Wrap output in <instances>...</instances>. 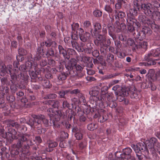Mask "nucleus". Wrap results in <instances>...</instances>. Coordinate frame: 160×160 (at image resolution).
<instances>
[{
  "instance_id": "2eb2a0df",
  "label": "nucleus",
  "mask_w": 160,
  "mask_h": 160,
  "mask_svg": "<svg viewBox=\"0 0 160 160\" xmlns=\"http://www.w3.org/2000/svg\"><path fill=\"white\" fill-rule=\"evenodd\" d=\"M58 143L57 142L52 140H49L47 142V145L48 148H46V150L47 152H51L52 150V148L56 147L58 145Z\"/></svg>"
},
{
  "instance_id": "7c9ffc66",
  "label": "nucleus",
  "mask_w": 160,
  "mask_h": 160,
  "mask_svg": "<svg viewBox=\"0 0 160 160\" xmlns=\"http://www.w3.org/2000/svg\"><path fill=\"white\" fill-rule=\"evenodd\" d=\"M71 43L73 48H75L79 52H83V49L80 48L79 45L75 41H72Z\"/></svg>"
},
{
  "instance_id": "ddd939ff",
  "label": "nucleus",
  "mask_w": 160,
  "mask_h": 160,
  "mask_svg": "<svg viewBox=\"0 0 160 160\" xmlns=\"http://www.w3.org/2000/svg\"><path fill=\"white\" fill-rule=\"evenodd\" d=\"M45 103L47 105H51L53 108H57L58 109L60 104V101L56 100H49L46 101Z\"/></svg>"
},
{
  "instance_id": "a211bd4d",
  "label": "nucleus",
  "mask_w": 160,
  "mask_h": 160,
  "mask_svg": "<svg viewBox=\"0 0 160 160\" xmlns=\"http://www.w3.org/2000/svg\"><path fill=\"white\" fill-rule=\"evenodd\" d=\"M114 60V56L113 54L109 53L107 56L106 61L108 63L109 65H112Z\"/></svg>"
},
{
  "instance_id": "052dcab7",
  "label": "nucleus",
  "mask_w": 160,
  "mask_h": 160,
  "mask_svg": "<svg viewBox=\"0 0 160 160\" xmlns=\"http://www.w3.org/2000/svg\"><path fill=\"white\" fill-rule=\"evenodd\" d=\"M57 97V95L54 93H51L48 94L44 97L45 99L55 98Z\"/></svg>"
},
{
  "instance_id": "37998d69",
  "label": "nucleus",
  "mask_w": 160,
  "mask_h": 160,
  "mask_svg": "<svg viewBox=\"0 0 160 160\" xmlns=\"http://www.w3.org/2000/svg\"><path fill=\"white\" fill-rule=\"evenodd\" d=\"M78 100L80 101V102H82L83 103L86 102V100L84 95L81 93H79L78 95Z\"/></svg>"
},
{
  "instance_id": "c85d7f7f",
  "label": "nucleus",
  "mask_w": 160,
  "mask_h": 160,
  "mask_svg": "<svg viewBox=\"0 0 160 160\" xmlns=\"http://www.w3.org/2000/svg\"><path fill=\"white\" fill-rule=\"evenodd\" d=\"M105 95L104 94H102L100 95L98 97L97 96L96 98L97 99L96 100V101H99L101 102L104 105L105 103H106V99L105 98Z\"/></svg>"
},
{
  "instance_id": "aec40b11",
  "label": "nucleus",
  "mask_w": 160,
  "mask_h": 160,
  "mask_svg": "<svg viewBox=\"0 0 160 160\" xmlns=\"http://www.w3.org/2000/svg\"><path fill=\"white\" fill-rule=\"evenodd\" d=\"M127 25H138L137 24V20L135 19L134 17L131 16L128 17L127 20Z\"/></svg>"
},
{
  "instance_id": "72a5a7b5",
  "label": "nucleus",
  "mask_w": 160,
  "mask_h": 160,
  "mask_svg": "<svg viewBox=\"0 0 160 160\" xmlns=\"http://www.w3.org/2000/svg\"><path fill=\"white\" fill-rule=\"evenodd\" d=\"M108 119V116L106 114H101L98 118V121L101 123H102Z\"/></svg>"
},
{
  "instance_id": "4468645a",
  "label": "nucleus",
  "mask_w": 160,
  "mask_h": 160,
  "mask_svg": "<svg viewBox=\"0 0 160 160\" xmlns=\"http://www.w3.org/2000/svg\"><path fill=\"white\" fill-rule=\"evenodd\" d=\"M93 25L94 28V31L93 33H92V30L91 29V32L92 33V36L94 37V36H95L96 34L100 32L102 28V27L101 24L97 22L94 23Z\"/></svg>"
},
{
  "instance_id": "ea45409f",
  "label": "nucleus",
  "mask_w": 160,
  "mask_h": 160,
  "mask_svg": "<svg viewBox=\"0 0 160 160\" xmlns=\"http://www.w3.org/2000/svg\"><path fill=\"white\" fill-rule=\"evenodd\" d=\"M123 2L122 0H118L117 2L115 5V8L116 10L120 9L122 8V6Z\"/></svg>"
},
{
  "instance_id": "6e6552de",
  "label": "nucleus",
  "mask_w": 160,
  "mask_h": 160,
  "mask_svg": "<svg viewBox=\"0 0 160 160\" xmlns=\"http://www.w3.org/2000/svg\"><path fill=\"white\" fill-rule=\"evenodd\" d=\"M8 127H15L16 128H18V132H19V131L21 132H19V133H18V137L17 136V137H18V134H23V135H25V134H23L22 133L25 132L27 130V128L25 126H22L20 128H19V125L17 122H11L10 123H9L7 125ZM26 135H27V134H26ZM28 135H29V137H27V138H28V141H30V140H29V137L30 136V135L29 134H28Z\"/></svg>"
},
{
  "instance_id": "c756f323",
  "label": "nucleus",
  "mask_w": 160,
  "mask_h": 160,
  "mask_svg": "<svg viewBox=\"0 0 160 160\" xmlns=\"http://www.w3.org/2000/svg\"><path fill=\"white\" fill-rule=\"evenodd\" d=\"M108 28L109 34L114 40V34L113 33V32L114 31V27L110 24H108Z\"/></svg>"
},
{
  "instance_id": "4c0bfd02",
  "label": "nucleus",
  "mask_w": 160,
  "mask_h": 160,
  "mask_svg": "<svg viewBox=\"0 0 160 160\" xmlns=\"http://www.w3.org/2000/svg\"><path fill=\"white\" fill-rule=\"evenodd\" d=\"M11 76V82L12 84H15V82L17 81L18 77L16 75L15 73H14L13 74L11 73L10 74Z\"/></svg>"
},
{
  "instance_id": "338daca9",
  "label": "nucleus",
  "mask_w": 160,
  "mask_h": 160,
  "mask_svg": "<svg viewBox=\"0 0 160 160\" xmlns=\"http://www.w3.org/2000/svg\"><path fill=\"white\" fill-rule=\"evenodd\" d=\"M118 74L116 73L111 74L107 75L105 76V78L106 79H109L115 78L116 76H118Z\"/></svg>"
},
{
  "instance_id": "58836bf2",
  "label": "nucleus",
  "mask_w": 160,
  "mask_h": 160,
  "mask_svg": "<svg viewBox=\"0 0 160 160\" xmlns=\"http://www.w3.org/2000/svg\"><path fill=\"white\" fill-rule=\"evenodd\" d=\"M144 59L146 61L148 62L147 63V65H155L156 64V62L155 61V60L152 59L151 58H148V59H147L145 57Z\"/></svg>"
},
{
  "instance_id": "8fccbe9b",
  "label": "nucleus",
  "mask_w": 160,
  "mask_h": 160,
  "mask_svg": "<svg viewBox=\"0 0 160 160\" xmlns=\"http://www.w3.org/2000/svg\"><path fill=\"white\" fill-rule=\"evenodd\" d=\"M104 10L108 13H110L112 12L113 9L109 5H106L104 7Z\"/></svg>"
},
{
  "instance_id": "5fc2aeb1",
  "label": "nucleus",
  "mask_w": 160,
  "mask_h": 160,
  "mask_svg": "<svg viewBox=\"0 0 160 160\" xmlns=\"http://www.w3.org/2000/svg\"><path fill=\"white\" fill-rule=\"evenodd\" d=\"M46 55L47 57L53 56L54 55V52L52 48H50L48 50Z\"/></svg>"
},
{
  "instance_id": "c03bdc74",
  "label": "nucleus",
  "mask_w": 160,
  "mask_h": 160,
  "mask_svg": "<svg viewBox=\"0 0 160 160\" xmlns=\"http://www.w3.org/2000/svg\"><path fill=\"white\" fill-rule=\"evenodd\" d=\"M35 119L30 118L28 121L26 122V123L30 125L31 127L34 128Z\"/></svg>"
},
{
  "instance_id": "e433bc0d",
  "label": "nucleus",
  "mask_w": 160,
  "mask_h": 160,
  "mask_svg": "<svg viewBox=\"0 0 160 160\" xmlns=\"http://www.w3.org/2000/svg\"><path fill=\"white\" fill-rule=\"evenodd\" d=\"M127 42L128 45L132 46L133 48L134 49L136 48L137 44L134 43L133 40L131 38L128 39Z\"/></svg>"
},
{
  "instance_id": "b1692460",
  "label": "nucleus",
  "mask_w": 160,
  "mask_h": 160,
  "mask_svg": "<svg viewBox=\"0 0 160 160\" xmlns=\"http://www.w3.org/2000/svg\"><path fill=\"white\" fill-rule=\"evenodd\" d=\"M147 46V43L146 42L141 41L139 42L138 44H137L136 48H143L145 50H146Z\"/></svg>"
},
{
  "instance_id": "7ed1b4c3",
  "label": "nucleus",
  "mask_w": 160,
  "mask_h": 160,
  "mask_svg": "<svg viewBox=\"0 0 160 160\" xmlns=\"http://www.w3.org/2000/svg\"><path fill=\"white\" fill-rule=\"evenodd\" d=\"M148 149H149L152 154L157 152L160 154V143L157 142V139L154 138H151L148 144Z\"/></svg>"
},
{
  "instance_id": "13d9d810",
  "label": "nucleus",
  "mask_w": 160,
  "mask_h": 160,
  "mask_svg": "<svg viewBox=\"0 0 160 160\" xmlns=\"http://www.w3.org/2000/svg\"><path fill=\"white\" fill-rule=\"evenodd\" d=\"M68 135L67 132H61L60 136L61 139H63L68 138Z\"/></svg>"
},
{
  "instance_id": "bb28decb",
  "label": "nucleus",
  "mask_w": 160,
  "mask_h": 160,
  "mask_svg": "<svg viewBox=\"0 0 160 160\" xmlns=\"http://www.w3.org/2000/svg\"><path fill=\"white\" fill-rule=\"evenodd\" d=\"M116 47V54H118L119 53L120 54H121L120 52H119V51L120 50V48L122 46V44L121 42L118 40L114 41Z\"/></svg>"
},
{
  "instance_id": "473e14b6",
  "label": "nucleus",
  "mask_w": 160,
  "mask_h": 160,
  "mask_svg": "<svg viewBox=\"0 0 160 160\" xmlns=\"http://www.w3.org/2000/svg\"><path fill=\"white\" fill-rule=\"evenodd\" d=\"M68 74L66 72H61L58 75V78L59 80L62 81L65 80L68 76Z\"/></svg>"
},
{
  "instance_id": "f704fd0d",
  "label": "nucleus",
  "mask_w": 160,
  "mask_h": 160,
  "mask_svg": "<svg viewBox=\"0 0 160 160\" xmlns=\"http://www.w3.org/2000/svg\"><path fill=\"white\" fill-rule=\"evenodd\" d=\"M18 77L19 79L24 81H27L29 78V76L28 75L21 72L18 75Z\"/></svg>"
},
{
  "instance_id": "c9c22d12",
  "label": "nucleus",
  "mask_w": 160,
  "mask_h": 160,
  "mask_svg": "<svg viewBox=\"0 0 160 160\" xmlns=\"http://www.w3.org/2000/svg\"><path fill=\"white\" fill-rule=\"evenodd\" d=\"M42 85L45 88H50L51 84L50 83V81L48 80H44L42 81Z\"/></svg>"
},
{
  "instance_id": "9b49d317",
  "label": "nucleus",
  "mask_w": 160,
  "mask_h": 160,
  "mask_svg": "<svg viewBox=\"0 0 160 160\" xmlns=\"http://www.w3.org/2000/svg\"><path fill=\"white\" fill-rule=\"evenodd\" d=\"M72 131L73 132L76 133L75 136L77 140H81L82 138L84 131L82 128L75 127L72 128Z\"/></svg>"
},
{
  "instance_id": "864d4df0",
  "label": "nucleus",
  "mask_w": 160,
  "mask_h": 160,
  "mask_svg": "<svg viewBox=\"0 0 160 160\" xmlns=\"http://www.w3.org/2000/svg\"><path fill=\"white\" fill-rule=\"evenodd\" d=\"M99 93L98 91L94 89H93L91 92H90V93L92 95L94 99H95L96 97L98 95Z\"/></svg>"
},
{
  "instance_id": "bf43d9fd",
  "label": "nucleus",
  "mask_w": 160,
  "mask_h": 160,
  "mask_svg": "<svg viewBox=\"0 0 160 160\" xmlns=\"http://www.w3.org/2000/svg\"><path fill=\"white\" fill-rule=\"evenodd\" d=\"M106 105L108 106L111 108H114L117 106V104L116 102H114L113 100L110 102H109L108 103L106 104Z\"/></svg>"
},
{
  "instance_id": "2f4dec72",
  "label": "nucleus",
  "mask_w": 160,
  "mask_h": 160,
  "mask_svg": "<svg viewBox=\"0 0 160 160\" xmlns=\"http://www.w3.org/2000/svg\"><path fill=\"white\" fill-rule=\"evenodd\" d=\"M58 49L60 53L62 54L65 58H68L67 51L64 49L62 46L59 45L58 46Z\"/></svg>"
},
{
  "instance_id": "de8ad7c7",
  "label": "nucleus",
  "mask_w": 160,
  "mask_h": 160,
  "mask_svg": "<svg viewBox=\"0 0 160 160\" xmlns=\"http://www.w3.org/2000/svg\"><path fill=\"white\" fill-rule=\"evenodd\" d=\"M96 125L94 123H91L88 126V129L90 131H93L97 128Z\"/></svg>"
},
{
  "instance_id": "5701e85b",
  "label": "nucleus",
  "mask_w": 160,
  "mask_h": 160,
  "mask_svg": "<svg viewBox=\"0 0 160 160\" xmlns=\"http://www.w3.org/2000/svg\"><path fill=\"white\" fill-rule=\"evenodd\" d=\"M133 35L135 39L141 41L145 38L144 34H143L141 31L139 32L137 31V34H136V33H135Z\"/></svg>"
},
{
  "instance_id": "603ef678",
  "label": "nucleus",
  "mask_w": 160,
  "mask_h": 160,
  "mask_svg": "<svg viewBox=\"0 0 160 160\" xmlns=\"http://www.w3.org/2000/svg\"><path fill=\"white\" fill-rule=\"evenodd\" d=\"M29 72V74L32 79H35L37 77V74L33 70H30Z\"/></svg>"
},
{
  "instance_id": "69168bd1",
  "label": "nucleus",
  "mask_w": 160,
  "mask_h": 160,
  "mask_svg": "<svg viewBox=\"0 0 160 160\" xmlns=\"http://www.w3.org/2000/svg\"><path fill=\"white\" fill-rule=\"evenodd\" d=\"M25 65L27 70L29 71L31 70L32 62L29 61H28L25 63Z\"/></svg>"
},
{
  "instance_id": "79ce46f5",
  "label": "nucleus",
  "mask_w": 160,
  "mask_h": 160,
  "mask_svg": "<svg viewBox=\"0 0 160 160\" xmlns=\"http://www.w3.org/2000/svg\"><path fill=\"white\" fill-rule=\"evenodd\" d=\"M151 4L153 8L156 10L160 7V4L157 0L152 1Z\"/></svg>"
},
{
  "instance_id": "f8f14e48",
  "label": "nucleus",
  "mask_w": 160,
  "mask_h": 160,
  "mask_svg": "<svg viewBox=\"0 0 160 160\" xmlns=\"http://www.w3.org/2000/svg\"><path fill=\"white\" fill-rule=\"evenodd\" d=\"M145 58L148 59V58H151L152 57H160V52L156 49H153L150 51L147 54L145 55Z\"/></svg>"
},
{
  "instance_id": "6ab92c4d",
  "label": "nucleus",
  "mask_w": 160,
  "mask_h": 160,
  "mask_svg": "<svg viewBox=\"0 0 160 160\" xmlns=\"http://www.w3.org/2000/svg\"><path fill=\"white\" fill-rule=\"evenodd\" d=\"M105 37L104 35L99 34L97 37L96 39L94 41V43L96 45L99 46L100 45L101 42L103 41L105 39Z\"/></svg>"
},
{
  "instance_id": "4be33fe9",
  "label": "nucleus",
  "mask_w": 160,
  "mask_h": 160,
  "mask_svg": "<svg viewBox=\"0 0 160 160\" xmlns=\"http://www.w3.org/2000/svg\"><path fill=\"white\" fill-rule=\"evenodd\" d=\"M139 10L138 9V8L134 7L131 8L129 10V13L128 14V17H134L137 16L138 14V10Z\"/></svg>"
},
{
  "instance_id": "423d86ee",
  "label": "nucleus",
  "mask_w": 160,
  "mask_h": 160,
  "mask_svg": "<svg viewBox=\"0 0 160 160\" xmlns=\"http://www.w3.org/2000/svg\"><path fill=\"white\" fill-rule=\"evenodd\" d=\"M57 113L58 115H53V114H49L50 124L52 123L53 124V128H60V124L58 122L60 120V117L62 115L61 111L57 112Z\"/></svg>"
},
{
  "instance_id": "774afa93",
  "label": "nucleus",
  "mask_w": 160,
  "mask_h": 160,
  "mask_svg": "<svg viewBox=\"0 0 160 160\" xmlns=\"http://www.w3.org/2000/svg\"><path fill=\"white\" fill-rule=\"evenodd\" d=\"M43 119H41L42 121L43 122L44 126L46 127H48L49 126L48 123V120L43 115Z\"/></svg>"
},
{
  "instance_id": "0e129e2a",
  "label": "nucleus",
  "mask_w": 160,
  "mask_h": 160,
  "mask_svg": "<svg viewBox=\"0 0 160 160\" xmlns=\"http://www.w3.org/2000/svg\"><path fill=\"white\" fill-rule=\"evenodd\" d=\"M56 140L57 141H60V142L59 145L60 147L62 148H64L65 147V146L64 144L65 142L63 140V139H61L59 138H57L56 139Z\"/></svg>"
},
{
  "instance_id": "39448f33",
  "label": "nucleus",
  "mask_w": 160,
  "mask_h": 160,
  "mask_svg": "<svg viewBox=\"0 0 160 160\" xmlns=\"http://www.w3.org/2000/svg\"><path fill=\"white\" fill-rule=\"evenodd\" d=\"M132 152V150L130 148H127L123 149L122 153L120 154V157L118 156V152H116L115 154V156L117 157V159H130L131 160H135V157L131 154Z\"/></svg>"
},
{
  "instance_id": "393cba45",
  "label": "nucleus",
  "mask_w": 160,
  "mask_h": 160,
  "mask_svg": "<svg viewBox=\"0 0 160 160\" xmlns=\"http://www.w3.org/2000/svg\"><path fill=\"white\" fill-rule=\"evenodd\" d=\"M111 41L110 39H108L107 40L106 39V38H105V39H104L103 41L101 42L100 45L99 46L100 47L102 48L103 47H106L108 46H110L111 44Z\"/></svg>"
},
{
  "instance_id": "a19ab883",
  "label": "nucleus",
  "mask_w": 160,
  "mask_h": 160,
  "mask_svg": "<svg viewBox=\"0 0 160 160\" xmlns=\"http://www.w3.org/2000/svg\"><path fill=\"white\" fill-rule=\"evenodd\" d=\"M71 101L72 102V105H78L80 104V101L78 99L75 98H72L71 99Z\"/></svg>"
},
{
  "instance_id": "3c124183",
  "label": "nucleus",
  "mask_w": 160,
  "mask_h": 160,
  "mask_svg": "<svg viewBox=\"0 0 160 160\" xmlns=\"http://www.w3.org/2000/svg\"><path fill=\"white\" fill-rule=\"evenodd\" d=\"M1 72L2 73L1 75L2 76H3L6 74V73H8L7 70L6 66L5 65L2 66L1 68Z\"/></svg>"
},
{
  "instance_id": "0eeeda50",
  "label": "nucleus",
  "mask_w": 160,
  "mask_h": 160,
  "mask_svg": "<svg viewBox=\"0 0 160 160\" xmlns=\"http://www.w3.org/2000/svg\"><path fill=\"white\" fill-rule=\"evenodd\" d=\"M77 61L74 59H71L70 60L66 63L65 66L66 68L69 71V74L72 76L74 75V71Z\"/></svg>"
},
{
  "instance_id": "a878e982",
  "label": "nucleus",
  "mask_w": 160,
  "mask_h": 160,
  "mask_svg": "<svg viewBox=\"0 0 160 160\" xmlns=\"http://www.w3.org/2000/svg\"><path fill=\"white\" fill-rule=\"evenodd\" d=\"M105 98L106 99V103L105 104L106 105L109 102L113 101V94L112 93H107L105 94Z\"/></svg>"
},
{
  "instance_id": "6e6d98bb",
  "label": "nucleus",
  "mask_w": 160,
  "mask_h": 160,
  "mask_svg": "<svg viewBox=\"0 0 160 160\" xmlns=\"http://www.w3.org/2000/svg\"><path fill=\"white\" fill-rule=\"evenodd\" d=\"M18 54L20 56H23L26 55L27 51L23 48H21L18 49Z\"/></svg>"
},
{
  "instance_id": "f3484780",
  "label": "nucleus",
  "mask_w": 160,
  "mask_h": 160,
  "mask_svg": "<svg viewBox=\"0 0 160 160\" xmlns=\"http://www.w3.org/2000/svg\"><path fill=\"white\" fill-rule=\"evenodd\" d=\"M114 12L115 13V17L117 19V21L119 20V18H123L125 16V14L123 12L119 11L118 10H115Z\"/></svg>"
},
{
  "instance_id": "09e8293b",
  "label": "nucleus",
  "mask_w": 160,
  "mask_h": 160,
  "mask_svg": "<svg viewBox=\"0 0 160 160\" xmlns=\"http://www.w3.org/2000/svg\"><path fill=\"white\" fill-rule=\"evenodd\" d=\"M138 20L139 21L142 23H145L147 17L144 15L141 14L138 16Z\"/></svg>"
},
{
  "instance_id": "20e7f679",
  "label": "nucleus",
  "mask_w": 160,
  "mask_h": 160,
  "mask_svg": "<svg viewBox=\"0 0 160 160\" xmlns=\"http://www.w3.org/2000/svg\"><path fill=\"white\" fill-rule=\"evenodd\" d=\"M148 144L147 143V147L144 143L142 142H139L136 145H133V147L132 146L139 160H141L142 159L143 155L141 153L142 151H146L148 153V152L149 149H148Z\"/></svg>"
},
{
  "instance_id": "f03ea898",
  "label": "nucleus",
  "mask_w": 160,
  "mask_h": 160,
  "mask_svg": "<svg viewBox=\"0 0 160 160\" xmlns=\"http://www.w3.org/2000/svg\"><path fill=\"white\" fill-rule=\"evenodd\" d=\"M141 8L143 9L145 14L148 16L152 17L155 15L158 16L160 15V13L153 8L150 3L142 4Z\"/></svg>"
},
{
  "instance_id": "cd10ccee",
  "label": "nucleus",
  "mask_w": 160,
  "mask_h": 160,
  "mask_svg": "<svg viewBox=\"0 0 160 160\" xmlns=\"http://www.w3.org/2000/svg\"><path fill=\"white\" fill-rule=\"evenodd\" d=\"M141 31L143 33V34H144L145 37L146 35L147 34L149 35L152 33V31L151 29L146 26H144L142 28Z\"/></svg>"
},
{
  "instance_id": "dca6fc26",
  "label": "nucleus",
  "mask_w": 160,
  "mask_h": 160,
  "mask_svg": "<svg viewBox=\"0 0 160 160\" xmlns=\"http://www.w3.org/2000/svg\"><path fill=\"white\" fill-rule=\"evenodd\" d=\"M41 46L45 45L47 47H51L55 48L56 47V43L54 41L48 40L45 42L41 43Z\"/></svg>"
},
{
  "instance_id": "1a4fd4ad",
  "label": "nucleus",
  "mask_w": 160,
  "mask_h": 160,
  "mask_svg": "<svg viewBox=\"0 0 160 160\" xmlns=\"http://www.w3.org/2000/svg\"><path fill=\"white\" fill-rule=\"evenodd\" d=\"M32 117L35 119L34 128H39L42 126L41 119H43V115H32Z\"/></svg>"
},
{
  "instance_id": "49530a36",
  "label": "nucleus",
  "mask_w": 160,
  "mask_h": 160,
  "mask_svg": "<svg viewBox=\"0 0 160 160\" xmlns=\"http://www.w3.org/2000/svg\"><path fill=\"white\" fill-rule=\"evenodd\" d=\"M83 27L84 28L88 29L91 27L90 22L88 20L85 21L83 22Z\"/></svg>"
},
{
  "instance_id": "9d476101",
  "label": "nucleus",
  "mask_w": 160,
  "mask_h": 160,
  "mask_svg": "<svg viewBox=\"0 0 160 160\" xmlns=\"http://www.w3.org/2000/svg\"><path fill=\"white\" fill-rule=\"evenodd\" d=\"M84 67L78 64L76 62V65H75V70L76 71V73H75L74 75H76L78 78H81L84 76L85 73L82 71Z\"/></svg>"
},
{
  "instance_id": "a18cd8bd",
  "label": "nucleus",
  "mask_w": 160,
  "mask_h": 160,
  "mask_svg": "<svg viewBox=\"0 0 160 160\" xmlns=\"http://www.w3.org/2000/svg\"><path fill=\"white\" fill-rule=\"evenodd\" d=\"M68 93H70L71 94H75L78 95L79 93L80 92V90L78 89H76L72 90H68Z\"/></svg>"
},
{
  "instance_id": "680f3d73",
  "label": "nucleus",
  "mask_w": 160,
  "mask_h": 160,
  "mask_svg": "<svg viewBox=\"0 0 160 160\" xmlns=\"http://www.w3.org/2000/svg\"><path fill=\"white\" fill-rule=\"evenodd\" d=\"M84 45H85V44L84 43H81V45L80 46L79 45L80 48L83 49V52L84 51L85 52H87V51H88V52L90 53V52H91L92 51V50H91V49L90 48H84L83 47H84Z\"/></svg>"
},
{
  "instance_id": "f257e3e1",
  "label": "nucleus",
  "mask_w": 160,
  "mask_h": 160,
  "mask_svg": "<svg viewBox=\"0 0 160 160\" xmlns=\"http://www.w3.org/2000/svg\"><path fill=\"white\" fill-rule=\"evenodd\" d=\"M8 131L9 132V135L12 137V139H18V142L16 145L17 148H13L11 150V154L12 156L14 157L19 154V151L17 148H21L23 142H26L28 145H31L32 144L31 141H28V138L27 137H29V135L20 134H18V137H17L16 136L17 132L14 129H12L11 131L8 130Z\"/></svg>"
},
{
  "instance_id": "412c9836",
  "label": "nucleus",
  "mask_w": 160,
  "mask_h": 160,
  "mask_svg": "<svg viewBox=\"0 0 160 160\" xmlns=\"http://www.w3.org/2000/svg\"><path fill=\"white\" fill-rule=\"evenodd\" d=\"M90 36V33L86 32L84 34H80V38L82 41L85 42L89 40Z\"/></svg>"
},
{
  "instance_id": "4d7b16f0",
  "label": "nucleus",
  "mask_w": 160,
  "mask_h": 160,
  "mask_svg": "<svg viewBox=\"0 0 160 160\" xmlns=\"http://www.w3.org/2000/svg\"><path fill=\"white\" fill-rule=\"evenodd\" d=\"M93 14L95 17H100L102 16V13L100 11L98 10H96L94 11Z\"/></svg>"
},
{
  "instance_id": "e2e57ef3",
  "label": "nucleus",
  "mask_w": 160,
  "mask_h": 160,
  "mask_svg": "<svg viewBox=\"0 0 160 160\" xmlns=\"http://www.w3.org/2000/svg\"><path fill=\"white\" fill-rule=\"evenodd\" d=\"M68 93V90L65 91L62 90L58 92V94L61 98H64L65 95Z\"/></svg>"
}]
</instances>
